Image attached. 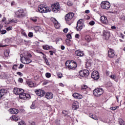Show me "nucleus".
Instances as JSON below:
<instances>
[{
  "label": "nucleus",
  "mask_w": 125,
  "mask_h": 125,
  "mask_svg": "<svg viewBox=\"0 0 125 125\" xmlns=\"http://www.w3.org/2000/svg\"><path fill=\"white\" fill-rule=\"evenodd\" d=\"M13 92H14L15 94L19 95V98L20 99H22L23 100H27V99H30V98H31L30 94H26L24 93V90L22 89L14 88Z\"/></svg>",
  "instance_id": "nucleus-1"
},
{
  "label": "nucleus",
  "mask_w": 125,
  "mask_h": 125,
  "mask_svg": "<svg viewBox=\"0 0 125 125\" xmlns=\"http://www.w3.org/2000/svg\"><path fill=\"white\" fill-rule=\"evenodd\" d=\"M65 65L69 70H75L78 66V64L74 61H72L71 62H69V61H66Z\"/></svg>",
  "instance_id": "nucleus-2"
},
{
  "label": "nucleus",
  "mask_w": 125,
  "mask_h": 125,
  "mask_svg": "<svg viewBox=\"0 0 125 125\" xmlns=\"http://www.w3.org/2000/svg\"><path fill=\"white\" fill-rule=\"evenodd\" d=\"M30 57H32V54H27L21 58V61L23 64H29L32 62V60L30 59Z\"/></svg>",
  "instance_id": "nucleus-3"
},
{
  "label": "nucleus",
  "mask_w": 125,
  "mask_h": 125,
  "mask_svg": "<svg viewBox=\"0 0 125 125\" xmlns=\"http://www.w3.org/2000/svg\"><path fill=\"white\" fill-rule=\"evenodd\" d=\"M38 10L39 12H40V13H45L46 12H50V11L49 10L48 8L43 6V5H40L38 6Z\"/></svg>",
  "instance_id": "nucleus-4"
},
{
  "label": "nucleus",
  "mask_w": 125,
  "mask_h": 125,
  "mask_svg": "<svg viewBox=\"0 0 125 125\" xmlns=\"http://www.w3.org/2000/svg\"><path fill=\"white\" fill-rule=\"evenodd\" d=\"M24 16H26V14L24 13V10L22 9H21L18 10L15 13V17L17 18H22V17H24Z\"/></svg>",
  "instance_id": "nucleus-5"
},
{
  "label": "nucleus",
  "mask_w": 125,
  "mask_h": 125,
  "mask_svg": "<svg viewBox=\"0 0 125 125\" xmlns=\"http://www.w3.org/2000/svg\"><path fill=\"white\" fill-rule=\"evenodd\" d=\"M104 92V91H103V89H102V88H98L94 90L93 94L95 96L98 97V96H100V95H102Z\"/></svg>",
  "instance_id": "nucleus-6"
},
{
  "label": "nucleus",
  "mask_w": 125,
  "mask_h": 125,
  "mask_svg": "<svg viewBox=\"0 0 125 125\" xmlns=\"http://www.w3.org/2000/svg\"><path fill=\"white\" fill-rule=\"evenodd\" d=\"M101 6L102 8L108 10L111 7V4L108 1H104L101 3Z\"/></svg>",
  "instance_id": "nucleus-7"
},
{
  "label": "nucleus",
  "mask_w": 125,
  "mask_h": 125,
  "mask_svg": "<svg viewBox=\"0 0 125 125\" xmlns=\"http://www.w3.org/2000/svg\"><path fill=\"white\" fill-rule=\"evenodd\" d=\"M52 11L55 13H57L60 10V5L59 3H55L51 6Z\"/></svg>",
  "instance_id": "nucleus-8"
},
{
  "label": "nucleus",
  "mask_w": 125,
  "mask_h": 125,
  "mask_svg": "<svg viewBox=\"0 0 125 125\" xmlns=\"http://www.w3.org/2000/svg\"><path fill=\"white\" fill-rule=\"evenodd\" d=\"M83 27V20L80 19L77 21L76 29L77 31H81Z\"/></svg>",
  "instance_id": "nucleus-9"
},
{
  "label": "nucleus",
  "mask_w": 125,
  "mask_h": 125,
  "mask_svg": "<svg viewBox=\"0 0 125 125\" xmlns=\"http://www.w3.org/2000/svg\"><path fill=\"white\" fill-rule=\"evenodd\" d=\"M79 75L81 77L86 78L89 75V71L87 69L81 70L79 72Z\"/></svg>",
  "instance_id": "nucleus-10"
},
{
  "label": "nucleus",
  "mask_w": 125,
  "mask_h": 125,
  "mask_svg": "<svg viewBox=\"0 0 125 125\" xmlns=\"http://www.w3.org/2000/svg\"><path fill=\"white\" fill-rule=\"evenodd\" d=\"M74 16H75V15L73 13H69L68 14H66L65 17V19L67 23L69 22V21H71L74 18Z\"/></svg>",
  "instance_id": "nucleus-11"
},
{
  "label": "nucleus",
  "mask_w": 125,
  "mask_h": 125,
  "mask_svg": "<svg viewBox=\"0 0 125 125\" xmlns=\"http://www.w3.org/2000/svg\"><path fill=\"white\" fill-rule=\"evenodd\" d=\"M91 78L95 80H98L100 78L99 73H98V71H93L91 74Z\"/></svg>",
  "instance_id": "nucleus-12"
},
{
  "label": "nucleus",
  "mask_w": 125,
  "mask_h": 125,
  "mask_svg": "<svg viewBox=\"0 0 125 125\" xmlns=\"http://www.w3.org/2000/svg\"><path fill=\"white\" fill-rule=\"evenodd\" d=\"M26 83L29 87H36L37 86V84H36V83L34 81H26Z\"/></svg>",
  "instance_id": "nucleus-13"
},
{
  "label": "nucleus",
  "mask_w": 125,
  "mask_h": 125,
  "mask_svg": "<svg viewBox=\"0 0 125 125\" xmlns=\"http://www.w3.org/2000/svg\"><path fill=\"white\" fill-rule=\"evenodd\" d=\"M36 93L37 95H38V96L41 97L44 96V94H45V92H44V91L42 89L37 90L36 91Z\"/></svg>",
  "instance_id": "nucleus-14"
},
{
  "label": "nucleus",
  "mask_w": 125,
  "mask_h": 125,
  "mask_svg": "<svg viewBox=\"0 0 125 125\" xmlns=\"http://www.w3.org/2000/svg\"><path fill=\"white\" fill-rule=\"evenodd\" d=\"M73 97L75 99H83V95L78 93H74L72 95Z\"/></svg>",
  "instance_id": "nucleus-15"
},
{
  "label": "nucleus",
  "mask_w": 125,
  "mask_h": 125,
  "mask_svg": "<svg viewBox=\"0 0 125 125\" xmlns=\"http://www.w3.org/2000/svg\"><path fill=\"white\" fill-rule=\"evenodd\" d=\"M80 106L79 105V102L78 101H75L72 104V110H75L77 109H79Z\"/></svg>",
  "instance_id": "nucleus-16"
},
{
  "label": "nucleus",
  "mask_w": 125,
  "mask_h": 125,
  "mask_svg": "<svg viewBox=\"0 0 125 125\" xmlns=\"http://www.w3.org/2000/svg\"><path fill=\"white\" fill-rule=\"evenodd\" d=\"M108 56L109 58H114L115 57V53H114V50L110 49L108 50Z\"/></svg>",
  "instance_id": "nucleus-17"
},
{
  "label": "nucleus",
  "mask_w": 125,
  "mask_h": 125,
  "mask_svg": "<svg viewBox=\"0 0 125 125\" xmlns=\"http://www.w3.org/2000/svg\"><path fill=\"white\" fill-rule=\"evenodd\" d=\"M75 55L76 56H80V57H82L84 55V53H83V51H82L80 50H78L75 51Z\"/></svg>",
  "instance_id": "nucleus-18"
},
{
  "label": "nucleus",
  "mask_w": 125,
  "mask_h": 125,
  "mask_svg": "<svg viewBox=\"0 0 125 125\" xmlns=\"http://www.w3.org/2000/svg\"><path fill=\"white\" fill-rule=\"evenodd\" d=\"M100 19L102 23H103V24H108V20H107L106 17L102 16L101 17Z\"/></svg>",
  "instance_id": "nucleus-19"
},
{
  "label": "nucleus",
  "mask_w": 125,
  "mask_h": 125,
  "mask_svg": "<svg viewBox=\"0 0 125 125\" xmlns=\"http://www.w3.org/2000/svg\"><path fill=\"white\" fill-rule=\"evenodd\" d=\"M53 23L54 24V26L56 28V29H59L60 28V24L58 23V21H56V20L54 18H53Z\"/></svg>",
  "instance_id": "nucleus-20"
},
{
  "label": "nucleus",
  "mask_w": 125,
  "mask_h": 125,
  "mask_svg": "<svg viewBox=\"0 0 125 125\" xmlns=\"http://www.w3.org/2000/svg\"><path fill=\"white\" fill-rule=\"evenodd\" d=\"M45 97L47 99H52V98H53V94L51 92L46 93Z\"/></svg>",
  "instance_id": "nucleus-21"
},
{
  "label": "nucleus",
  "mask_w": 125,
  "mask_h": 125,
  "mask_svg": "<svg viewBox=\"0 0 125 125\" xmlns=\"http://www.w3.org/2000/svg\"><path fill=\"white\" fill-rule=\"evenodd\" d=\"M104 37H105V40H108L110 37V32L108 31H104Z\"/></svg>",
  "instance_id": "nucleus-22"
},
{
  "label": "nucleus",
  "mask_w": 125,
  "mask_h": 125,
  "mask_svg": "<svg viewBox=\"0 0 125 125\" xmlns=\"http://www.w3.org/2000/svg\"><path fill=\"white\" fill-rule=\"evenodd\" d=\"M6 93V90L4 89H1L0 90V99H1L2 96Z\"/></svg>",
  "instance_id": "nucleus-23"
},
{
  "label": "nucleus",
  "mask_w": 125,
  "mask_h": 125,
  "mask_svg": "<svg viewBox=\"0 0 125 125\" xmlns=\"http://www.w3.org/2000/svg\"><path fill=\"white\" fill-rule=\"evenodd\" d=\"M19 112V110H18V109H16V108H13V109H10V113L11 114H15L16 115V114H18V113Z\"/></svg>",
  "instance_id": "nucleus-24"
},
{
  "label": "nucleus",
  "mask_w": 125,
  "mask_h": 125,
  "mask_svg": "<svg viewBox=\"0 0 125 125\" xmlns=\"http://www.w3.org/2000/svg\"><path fill=\"white\" fill-rule=\"evenodd\" d=\"M89 117H90V118H91L92 119H93V120H95L96 121H98V117H97V116L92 114H89Z\"/></svg>",
  "instance_id": "nucleus-25"
},
{
  "label": "nucleus",
  "mask_w": 125,
  "mask_h": 125,
  "mask_svg": "<svg viewBox=\"0 0 125 125\" xmlns=\"http://www.w3.org/2000/svg\"><path fill=\"white\" fill-rule=\"evenodd\" d=\"M109 77L112 80H114V81L116 82V83H118V80H117V76H116V75H111L110 76H109Z\"/></svg>",
  "instance_id": "nucleus-26"
},
{
  "label": "nucleus",
  "mask_w": 125,
  "mask_h": 125,
  "mask_svg": "<svg viewBox=\"0 0 125 125\" xmlns=\"http://www.w3.org/2000/svg\"><path fill=\"white\" fill-rule=\"evenodd\" d=\"M62 113L64 116V117H67L68 119H70V116H68V111L66 110H63L62 111Z\"/></svg>",
  "instance_id": "nucleus-27"
},
{
  "label": "nucleus",
  "mask_w": 125,
  "mask_h": 125,
  "mask_svg": "<svg viewBox=\"0 0 125 125\" xmlns=\"http://www.w3.org/2000/svg\"><path fill=\"white\" fill-rule=\"evenodd\" d=\"M12 119L14 120V121H19L20 120V118H19L18 117H17V116L16 115H13L12 117Z\"/></svg>",
  "instance_id": "nucleus-28"
},
{
  "label": "nucleus",
  "mask_w": 125,
  "mask_h": 125,
  "mask_svg": "<svg viewBox=\"0 0 125 125\" xmlns=\"http://www.w3.org/2000/svg\"><path fill=\"white\" fill-rule=\"evenodd\" d=\"M85 41H87V42H90V41H91V38H90V36H89V35H86L85 37Z\"/></svg>",
  "instance_id": "nucleus-29"
},
{
  "label": "nucleus",
  "mask_w": 125,
  "mask_h": 125,
  "mask_svg": "<svg viewBox=\"0 0 125 125\" xmlns=\"http://www.w3.org/2000/svg\"><path fill=\"white\" fill-rule=\"evenodd\" d=\"M42 47L45 50H48V49H50V46L48 45H43Z\"/></svg>",
  "instance_id": "nucleus-30"
},
{
  "label": "nucleus",
  "mask_w": 125,
  "mask_h": 125,
  "mask_svg": "<svg viewBox=\"0 0 125 125\" xmlns=\"http://www.w3.org/2000/svg\"><path fill=\"white\" fill-rule=\"evenodd\" d=\"M38 19H39V18L38 17H33V18H30V20H31V21H33V22H37Z\"/></svg>",
  "instance_id": "nucleus-31"
},
{
  "label": "nucleus",
  "mask_w": 125,
  "mask_h": 125,
  "mask_svg": "<svg viewBox=\"0 0 125 125\" xmlns=\"http://www.w3.org/2000/svg\"><path fill=\"white\" fill-rule=\"evenodd\" d=\"M65 42L66 44H67V45H68V46H70V45H71V40L69 39H66L65 40Z\"/></svg>",
  "instance_id": "nucleus-32"
},
{
  "label": "nucleus",
  "mask_w": 125,
  "mask_h": 125,
  "mask_svg": "<svg viewBox=\"0 0 125 125\" xmlns=\"http://www.w3.org/2000/svg\"><path fill=\"white\" fill-rule=\"evenodd\" d=\"M119 124L120 125H125V122L123 120V119H120L119 120Z\"/></svg>",
  "instance_id": "nucleus-33"
},
{
  "label": "nucleus",
  "mask_w": 125,
  "mask_h": 125,
  "mask_svg": "<svg viewBox=\"0 0 125 125\" xmlns=\"http://www.w3.org/2000/svg\"><path fill=\"white\" fill-rule=\"evenodd\" d=\"M89 54L91 55V56H93V55H95V52L93 51H89Z\"/></svg>",
  "instance_id": "nucleus-34"
},
{
  "label": "nucleus",
  "mask_w": 125,
  "mask_h": 125,
  "mask_svg": "<svg viewBox=\"0 0 125 125\" xmlns=\"http://www.w3.org/2000/svg\"><path fill=\"white\" fill-rule=\"evenodd\" d=\"M87 88V86L86 85H83L82 86V90H84V89H86Z\"/></svg>",
  "instance_id": "nucleus-35"
},
{
  "label": "nucleus",
  "mask_w": 125,
  "mask_h": 125,
  "mask_svg": "<svg viewBox=\"0 0 125 125\" xmlns=\"http://www.w3.org/2000/svg\"><path fill=\"white\" fill-rule=\"evenodd\" d=\"M55 125H60V120H56Z\"/></svg>",
  "instance_id": "nucleus-36"
},
{
  "label": "nucleus",
  "mask_w": 125,
  "mask_h": 125,
  "mask_svg": "<svg viewBox=\"0 0 125 125\" xmlns=\"http://www.w3.org/2000/svg\"><path fill=\"white\" fill-rule=\"evenodd\" d=\"M35 81H39L40 80V76L39 75H36L34 77Z\"/></svg>",
  "instance_id": "nucleus-37"
},
{
  "label": "nucleus",
  "mask_w": 125,
  "mask_h": 125,
  "mask_svg": "<svg viewBox=\"0 0 125 125\" xmlns=\"http://www.w3.org/2000/svg\"><path fill=\"white\" fill-rule=\"evenodd\" d=\"M28 37H29V38H33V37H34V34H33V32H29L28 33Z\"/></svg>",
  "instance_id": "nucleus-38"
},
{
  "label": "nucleus",
  "mask_w": 125,
  "mask_h": 125,
  "mask_svg": "<svg viewBox=\"0 0 125 125\" xmlns=\"http://www.w3.org/2000/svg\"><path fill=\"white\" fill-rule=\"evenodd\" d=\"M31 109H35L36 108V105L34 103H32V105L30 106Z\"/></svg>",
  "instance_id": "nucleus-39"
},
{
  "label": "nucleus",
  "mask_w": 125,
  "mask_h": 125,
  "mask_svg": "<svg viewBox=\"0 0 125 125\" xmlns=\"http://www.w3.org/2000/svg\"><path fill=\"white\" fill-rule=\"evenodd\" d=\"M45 76L46 77V78H50V77H51V74L49 73H46L45 74Z\"/></svg>",
  "instance_id": "nucleus-40"
},
{
  "label": "nucleus",
  "mask_w": 125,
  "mask_h": 125,
  "mask_svg": "<svg viewBox=\"0 0 125 125\" xmlns=\"http://www.w3.org/2000/svg\"><path fill=\"white\" fill-rule=\"evenodd\" d=\"M18 66V65H17V64H15L13 65V70H14L15 71H16V70H17V67Z\"/></svg>",
  "instance_id": "nucleus-41"
},
{
  "label": "nucleus",
  "mask_w": 125,
  "mask_h": 125,
  "mask_svg": "<svg viewBox=\"0 0 125 125\" xmlns=\"http://www.w3.org/2000/svg\"><path fill=\"white\" fill-rule=\"evenodd\" d=\"M89 24L91 26H93V25H94V24H95V22H94V21H92L89 22Z\"/></svg>",
  "instance_id": "nucleus-42"
},
{
  "label": "nucleus",
  "mask_w": 125,
  "mask_h": 125,
  "mask_svg": "<svg viewBox=\"0 0 125 125\" xmlns=\"http://www.w3.org/2000/svg\"><path fill=\"white\" fill-rule=\"evenodd\" d=\"M119 108V106H114V107H112L110 108L111 110L112 111H115V110H117V108Z\"/></svg>",
  "instance_id": "nucleus-43"
},
{
  "label": "nucleus",
  "mask_w": 125,
  "mask_h": 125,
  "mask_svg": "<svg viewBox=\"0 0 125 125\" xmlns=\"http://www.w3.org/2000/svg\"><path fill=\"white\" fill-rule=\"evenodd\" d=\"M58 77L60 79H61V78H62V77H63V75H62V73L59 72L58 73Z\"/></svg>",
  "instance_id": "nucleus-44"
},
{
  "label": "nucleus",
  "mask_w": 125,
  "mask_h": 125,
  "mask_svg": "<svg viewBox=\"0 0 125 125\" xmlns=\"http://www.w3.org/2000/svg\"><path fill=\"white\" fill-rule=\"evenodd\" d=\"M4 34H6V30L3 29L1 31V34L4 35Z\"/></svg>",
  "instance_id": "nucleus-45"
},
{
  "label": "nucleus",
  "mask_w": 125,
  "mask_h": 125,
  "mask_svg": "<svg viewBox=\"0 0 125 125\" xmlns=\"http://www.w3.org/2000/svg\"><path fill=\"white\" fill-rule=\"evenodd\" d=\"M41 54H42V55H43V59H44V61H45L46 59H47L46 58V56L45 55H44V54H43V53H42V52H41Z\"/></svg>",
  "instance_id": "nucleus-46"
},
{
  "label": "nucleus",
  "mask_w": 125,
  "mask_h": 125,
  "mask_svg": "<svg viewBox=\"0 0 125 125\" xmlns=\"http://www.w3.org/2000/svg\"><path fill=\"white\" fill-rule=\"evenodd\" d=\"M19 125H26V124L24 123V121H21L19 123Z\"/></svg>",
  "instance_id": "nucleus-47"
},
{
  "label": "nucleus",
  "mask_w": 125,
  "mask_h": 125,
  "mask_svg": "<svg viewBox=\"0 0 125 125\" xmlns=\"http://www.w3.org/2000/svg\"><path fill=\"white\" fill-rule=\"evenodd\" d=\"M66 37H67V39H72V36L70 34H68L66 35Z\"/></svg>",
  "instance_id": "nucleus-48"
},
{
  "label": "nucleus",
  "mask_w": 125,
  "mask_h": 125,
  "mask_svg": "<svg viewBox=\"0 0 125 125\" xmlns=\"http://www.w3.org/2000/svg\"><path fill=\"white\" fill-rule=\"evenodd\" d=\"M6 30H7V31H10V30H12V27L9 26L6 28Z\"/></svg>",
  "instance_id": "nucleus-49"
},
{
  "label": "nucleus",
  "mask_w": 125,
  "mask_h": 125,
  "mask_svg": "<svg viewBox=\"0 0 125 125\" xmlns=\"http://www.w3.org/2000/svg\"><path fill=\"white\" fill-rule=\"evenodd\" d=\"M17 75H19V76H20L21 77H22L23 76V74H22V73L20 72H17Z\"/></svg>",
  "instance_id": "nucleus-50"
},
{
  "label": "nucleus",
  "mask_w": 125,
  "mask_h": 125,
  "mask_svg": "<svg viewBox=\"0 0 125 125\" xmlns=\"http://www.w3.org/2000/svg\"><path fill=\"white\" fill-rule=\"evenodd\" d=\"M68 31H69L68 28H65L63 30V32H64V33H67Z\"/></svg>",
  "instance_id": "nucleus-51"
},
{
  "label": "nucleus",
  "mask_w": 125,
  "mask_h": 125,
  "mask_svg": "<svg viewBox=\"0 0 125 125\" xmlns=\"http://www.w3.org/2000/svg\"><path fill=\"white\" fill-rule=\"evenodd\" d=\"M21 34L23 35V36H24V37H25V38H27V36L25 32H22Z\"/></svg>",
  "instance_id": "nucleus-52"
},
{
  "label": "nucleus",
  "mask_w": 125,
  "mask_h": 125,
  "mask_svg": "<svg viewBox=\"0 0 125 125\" xmlns=\"http://www.w3.org/2000/svg\"><path fill=\"white\" fill-rule=\"evenodd\" d=\"M45 62L46 65H47L48 66H49V65H50V64H49V62H48V60L47 59H46L45 60Z\"/></svg>",
  "instance_id": "nucleus-53"
},
{
  "label": "nucleus",
  "mask_w": 125,
  "mask_h": 125,
  "mask_svg": "<svg viewBox=\"0 0 125 125\" xmlns=\"http://www.w3.org/2000/svg\"><path fill=\"white\" fill-rule=\"evenodd\" d=\"M18 82H19V83H23V79L19 78L18 79Z\"/></svg>",
  "instance_id": "nucleus-54"
},
{
  "label": "nucleus",
  "mask_w": 125,
  "mask_h": 125,
  "mask_svg": "<svg viewBox=\"0 0 125 125\" xmlns=\"http://www.w3.org/2000/svg\"><path fill=\"white\" fill-rule=\"evenodd\" d=\"M24 67V65L21 64L20 66H19V69H22Z\"/></svg>",
  "instance_id": "nucleus-55"
},
{
  "label": "nucleus",
  "mask_w": 125,
  "mask_h": 125,
  "mask_svg": "<svg viewBox=\"0 0 125 125\" xmlns=\"http://www.w3.org/2000/svg\"><path fill=\"white\" fill-rule=\"evenodd\" d=\"M111 29H112V30H116V29H117V27L115 26H112L111 27Z\"/></svg>",
  "instance_id": "nucleus-56"
},
{
  "label": "nucleus",
  "mask_w": 125,
  "mask_h": 125,
  "mask_svg": "<svg viewBox=\"0 0 125 125\" xmlns=\"http://www.w3.org/2000/svg\"><path fill=\"white\" fill-rule=\"evenodd\" d=\"M75 38H76V39H79V38H80V35L78 34H76Z\"/></svg>",
  "instance_id": "nucleus-57"
},
{
  "label": "nucleus",
  "mask_w": 125,
  "mask_h": 125,
  "mask_svg": "<svg viewBox=\"0 0 125 125\" xmlns=\"http://www.w3.org/2000/svg\"><path fill=\"white\" fill-rule=\"evenodd\" d=\"M61 48L62 50H64V49H65V46L64 45H62Z\"/></svg>",
  "instance_id": "nucleus-58"
},
{
  "label": "nucleus",
  "mask_w": 125,
  "mask_h": 125,
  "mask_svg": "<svg viewBox=\"0 0 125 125\" xmlns=\"http://www.w3.org/2000/svg\"><path fill=\"white\" fill-rule=\"evenodd\" d=\"M109 13H112L113 14H115V13H117V12H116V11H114V12L109 11Z\"/></svg>",
  "instance_id": "nucleus-59"
},
{
  "label": "nucleus",
  "mask_w": 125,
  "mask_h": 125,
  "mask_svg": "<svg viewBox=\"0 0 125 125\" xmlns=\"http://www.w3.org/2000/svg\"><path fill=\"white\" fill-rule=\"evenodd\" d=\"M67 4H68V5H72V3L71 2V1H68V2H67Z\"/></svg>",
  "instance_id": "nucleus-60"
},
{
  "label": "nucleus",
  "mask_w": 125,
  "mask_h": 125,
  "mask_svg": "<svg viewBox=\"0 0 125 125\" xmlns=\"http://www.w3.org/2000/svg\"><path fill=\"white\" fill-rule=\"evenodd\" d=\"M60 86H62V87H64V85L62 83H60Z\"/></svg>",
  "instance_id": "nucleus-61"
},
{
  "label": "nucleus",
  "mask_w": 125,
  "mask_h": 125,
  "mask_svg": "<svg viewBox=\"0 0 125 125\" xmlns=\"http://www.w3.org/2000/svg\"><path fill=\"white\" fill-rule=\"evenodd\" d=\"M5 20H6V18H3V19H2V22H4V21H5Z\"/></svg>",
  "instance_id": "nucleus-62"
},
{
  "label": "nucleus",
  "mask_w": 125,
  "mask_h": 125,
  "mask_svg": "<svg viewBox=\"0 0 125 125\" xmlns=\"http://www.w3.org/2000/svg\"><path fill=\"white\" fill-rule=\"evenodd\" d=\"M49 52L50 53V55H53V51H50Z\"/></svg>",
  "instance_id": "nucleus-63"
},
{
  "label": "nucleus",
  "mask_w": 125,
  "mask_h": 125,
  "mask_svg": "<svg viewBox=\"0 0 125 125\" xmlns=\"http://www.w3.org/2000/svg\"><path fill=\"white\" fill-rule=\"evenodd\" d=\"M85 13L88 14L89 13V10H86L85 11Z\"/></svg>",
  "instance_id": "nucleus-64"
}]
</instances>
